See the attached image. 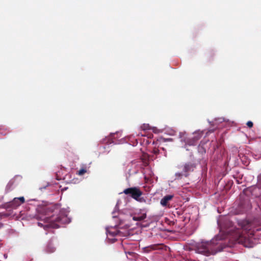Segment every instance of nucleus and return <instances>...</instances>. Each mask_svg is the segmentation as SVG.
<instances>
[{
	"mask_svg": "<svg viewBox=\"0 0 261 261\" xmlns=\"http://www.w3.org/2000/svg\"><path fill=\"white\" fill-rule=\"evenodd\" d=\"M64 218L66 219L65 217L61 218L60 216L55 217L54 215L44 216L43 218L41 219V222H38V225L39 226L43 227L45 229H47L48 228H58L59 227V225L56 222L63 223L64 222V221L63 220Z\"/></svg>",
	"mask_w": 261,
	"mask_h": 261,
	"instance_id": "obj_1",
	"label": "nucleus"
},
{
	"mask_svg": "<svg viewBox=\"0 0 261 261\" xmlns=\"http://www.w3.org/2000/svg\"><path fill=\"white\" fill-rule=\"evenodd\" d=\"M123 193L126 195L129 196L138 202H143L145 201L144 198L141 197L143 192L139 187H134L125 189L123 190Z\"/></svg>",
	"mask_w": 261,
	"mask_h": 261,
	"instance_id": "obj_2",
	"label": "nucleus"
},
{
	"mask_svg": "<svg viewBox=\"0 0 261 261\" xmlns=\"http://www.w3.org/2000/svg\"><path fill=\"white\" fill-rule=\"evenodd\" d=\"M196 167V164L193 162H189L186 163L183 166L180 168L182 169L181 172L175 173V176L178 178H181L182 176L188 177L189 173L193 172Z\"/></svg>",
	"mask_w": 261,
	"mask_h": 261,
	"instance_id": "obj_3",
	"label": "nucleus"
},
{
	"mask_svg": "<svg viewBox=\"0 0 261 261\" xmlns=\"http://www.w3.org/2000/svg\"><path fill=\"white\" fill-rule=\"evenodd\" d=\"M233 236L234 241L238 243L245 244L247 240L246 237L244 236L241 230H236L235 232L233 234Z\"/></svg>",
	"mask_w": 261,
	"mask_h": 261,
	"instance_id": "obj_4",
	"label": "nucleus"
},
{
	"mask_svg": "<svg viewBox=\"0 0 261 261\" xmlns=\"http://www.w3.org/2000/svg\"><path fill=\"white\" fill-rule=\"evenodd\" d=\"M210 244L201 243L197 246V250L199 253L206 254L209 252Z\"/></svg>",
	"mask_w": 261,
	"mask_h": 261,
	"instance_id": "obj_5",
	"label": "nucleus"
},
{
	"mask_svg": "<svg viewBox=\"0 0 261 261\" xmlns=\"http://www.w3.org/2000/svg\"><path fill=\"white\" fill-rule=\"evenodd\" d=\"M25 202V199L23 197H20L18 198H14L13 200L10 202V206L13 208H16L21 204Z\"/></svg>",
	"mask_w": 261,
	"mask_h": 261,
	"instance_id": "obj_6",
	"label": "nucleus"
},
{
	"mask_svg": "<svg viewBox=\"0 0 261 261\" xmlns=\"http://www.w3.org/2000/svg\"><path fill=\"white\" fill-rule=\"evenodd\" d=\"M173 197V195H168L164 196L161 200V204L164 206L167 205L168 202Z\"/></svg>",
	"mask_w": 261,
	"mask_h": 261,
	"instance_id": "obj_7",
	"label": "nucleus"
},
{
	"mask_svg": "<svg viewBox=\"0 0 261 261\" xmlns=\"http://www.w3.org/2000/svg\"><path fill=\"white\" fill-rule=\"evenodd\" d=\"M202 134L200 133H195L194 134L193 138V142H189L190 145H195L196 142L198 140H199L202 137Z\"/></svg>",
	"mask_w": 261,
	"mask_h": 261,
	"instance_id": "obj_8",
	"label": "nucleus"
},
{
	"mask_svg": "<svg viewBox=\"0 0 261 261\" xmlns=\"http://www.w3.org/2000/svg\"><path fill=\"white\" fill-rule=\"evenodd\" d=\"M186 135L185 133H179V137L180 138H181V141H184L186 144L190 145L189 142H193V138H189V139H186L185 137V136Z\"/></svg>",
	"mask_w": 261,
	"mask_h": 261,
	"instance_id": "obj_9",
	"label": "nucleus"
},
{
	"mask_svg": "<svg viewBox=\"0 0 261 261\" xmlns=\"http://www.w3.org/2000/svg\"><path fill=\"white\" fill-rule=\"evenodd\" d=\"M56 248L54 246L53 244H52L51 243H49L48 244L46 248V251L47 253H51L54 252Z\"/></svg>",
	"mask_w": 261,
	"mask_h": 261,
	"instance_id": "obj_10",
	"label": "nucleus"
},
{
	"mask_svg": "<svg viewBox=\"0 0 261 261\" xmlns=\"http://www.w3.org/2000/svg\"><path fill=\"white\" fill-rule=\"evenodd\" d=\"M146 215L144 214L141 216H134L133 217V219L135 221H140L146 218Z\"/></svg>",
	"mask_w": 261,
	"mask_h": 261,
	"instance_id": "obj_11",
	"label": "nucleus"
},
{
	"mask_svg": "<svg viewBox=\"0 0 261 261\" xmlns=\"http://www.w3.org/2000/svg\"><path fill=\"white\" fill-rule=\"evenodd\" d=\"M107 231L108 235H110L113 237L116 236L118 233V231L116 229H114L113 231L111 230H107Z\"/></svg>",
	"mask_w": 261,
	"mask_h": 261,
	"instance_id": "obj_12",
	"label": "nucleus"
},
{
	"mask_svg": "<svg viewBox=\"0 0 261 261\" xmlns=\"http://www.w3.org/2000/svg\"><path fill=\"white\" fill-rule=\"evenodd\" d=\"M18 177H19V176H16L13 179L10 180V181L8 182V184L7 186V188H9V189H10L11 188L13 185V184H14L15 179Z\"/></svg>",
	"mask_w": 261,
	"mask_h": 261,
	"instance_id": "obj_13",
	"label": "nucleus"
},
{
	"mask_svg": "<svg viewBox=\"0 0 261 261\" xmlns=\"http://www.w3.org/2000/svg\"><path fill=\"white\" fill-rule=\"evenodd\" d=\"M87 172V170L85 168H82V169H81L80 170L78 171L77 172V174L79 175H83L85 173Z\"/></svg>",
	"mask_w": 261,
	"mask_h": 261,
	"instance_id": "obj_14",
	"label": "nucleus"
},
{
	"mask_svg": "<svg viewBox=\"0 0 261 261\" xmlns=\"http://www.w3.org/2000/svg\"><path fill=\"white\" fill-rule=\"evenodd\" d=\"M247 125L249 127L251 128L253 127V123L252 121H249L247 122Z\"/></svg>",
	"mask_w": 261,
	"mask_h": 261,
	"instance_id": "obj_15",
	"label": "nucleus"
},
{
	"mask_svg": "<svg viewBox=\"0 0 261 261\" xmlns=\"http://www.w3.org/2000/svg\"><path fill=\"white\" fill-rule=\"evenodd\" d=\"M125 253L126 255L129 254L130 255H134L135 254L133 252H129V251L125 252Z\"/></svg>",
	"mask_w": 261,
	"mask_h": 261,
	"instance_id": "obj_16",
	"label": "nucleus"
},
{
	"mask_svg": "<svg viewBox=\"0 0 261 261\" xmlns=\"http://www.w3.org/2000/svg\"><path fill=\"white\" fill-rule=\"evenodd\" d=\"M147 126H146L145 125H143V126H142V129L144 130L147 129Z\"/></svg>",
	"mask_w": 261,
	"mask_h": 261,
	"instance_id": "obj_17",
	"label": "nucleus"
},
{
	"mask_svg": "<svg viewBox=\"0 0 261 261\" xmlns=\"http://www.w3.org/2000/svg\"><path fill=\"white\" fill-rule=\"evenodd\" d=\"M154 153L156 154V153H158L159 152V150H154Z\"/></svg>",
	"mask_w": 261,
	"mask_h": 261,
	"instance_id": "obj_18",
	"label": "nucleus"
},
{
	"mask_svg": "<svg viewBox=\"0 0 261 261\" xmlns=\"http://www.w3.org/2000/svg\"><path fill=\"white\" fill-rule=\"evenodd\" d=\"M3 226V224L1 223H0V228H2Z\"/></svg>",
	"mask_w": 261,
	"mask_h": 261,
	"instance_id": "obj_19",
	"label": "nucleus"
},
{
	"mask_svg": "<svg viewBox=\"0 0 261 261\" xmlns=\"http://www.w3.org/2000/svg\"><path fill=\"white\" fill-rule=\"evenodd\" d=\"M171 140L172 139H167L166 140V141H169V140Z\"/></svg>",
	"mask_w": 261,
	"mask_h": 261,
	"instance_id": "obj_20",
	"label": "nucleus"
}]
</instances>
